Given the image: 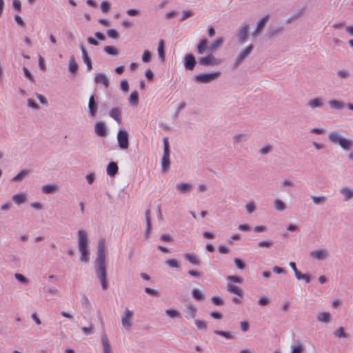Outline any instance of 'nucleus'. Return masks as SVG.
<instances>
[{
	"instance_id": "30",
	"label": "nucleus",
	"mask_w": 353,
	"mask_h": 353,
	"mask_svg": "<svg viewBox=\"0 0 353 353\" xmlns=\"http://www.w3.org/2000/svg\"><path fill=\"white\" fill-rule=\"evenodd\" d=\"M79 65L75 61V59L72 56L69 61V70L72 74H75L78 70Z\"/></svg>"
},
{
	"instance_id": "41",
	"label": "nucleus",
	"mask_w": 353,
	"mask_h": 353,
	"mask_svg": "<svg viewBox=\"0 0 353 353\" xmlns=\"http://www.w3.org/2000/svg\"><path fill=\"white\" fill-rule=\"evenodd\" d=\"M295 277L298 280H304L307 283L311 281V277L309 274H303L301 272L299 271L295 274Z\"/></svg>"
},
{
	"instance_id": "35",
	"label": "nucleus",
	"mask_w": 353,
	"mask_h": 353,
	"mask_svg": "<svg viewBox=\"0 0 353 353\" xmlns=\"http://www.w3.org/2000/svg\"><path fill=\"white\" fill-rule=\"evenodd\" d=\"M12 199L16 204L21 205L26 201V195L23 193H20L14 194L12 197Z\"/></svg>"
},
{
	"instance_id": "13",
	"label": "nucleus",
	"mask_w": 353,
	"mask_h": 353,
	"mask_svg": "<svg viewBox=\"0 0 353 353\" xmlns=\"http://www.w3.org/2000/svg\"><path fill=\"white\" fill-rule=\"evenodd\" d=\"M285 30V28L283 26H278L269 28L266 33V37L270 39H273L276 37L283 34Z\"/></svg>"
},
{
	"instance_id": "45",
	"label": "nucleus",
	"mask_w": 353,
	"mask_h": 353,
	"mask_svg": "<svg viewBox=\"0 0 353 353\" xmlns=\"http://www.w3.org/2000/svg\"><path fill=\"white\" fill-rule=\"evenodd\" d=\"M274 206L276 210L283 211L286 208V205L281 199H276L274 201Z\"/></svg>"
},
{
	"instance_id": "54",
	"label": "nucleus",
	"mask_w": 353,
	"mask_h": 353,
	"mask_svg": "<svg viewBox=\"0 0 353 353\" xmlns=\"http://www.w3.org/2000/svg\"><path fill=\"white\" fill-rule=\"evenodd\" d=\"M272 245L273 243L272 241H262L258 243V246L260 248H270Z\"/></svg>"
},
{
	"instance_id": "1",
	"label": "nucleus",
	"mask_w": 353,
	"mask_h": 353,
	"mask_svg": "<svg viewBox=\"0 0 353 353\" xmlns=\"http://www.w3.org/2000/svg\"><path fill=\"white\" fill-rule=\"evenodd\" d=\"M105 258V240L101 239L98 242L97 256L94 261V268L103 290H106L108 288Z\"/></svg>"
},
{
	"instance_id": "6",
	"label": "nucleus",
	"mask_w": 353,
	"mask_h": 353,
	"mask_svg": "<svg viewBox=\"0 0 353 353\" xmlns=\"http://www.w3.org/2000/svg\"><path fill=\"white\" fill-rule=\"evenodd\" d=\"M221 59L214 57L212 53H209L205 57H201L198 59V63L203 66H218L221 63Z\"/></svg>"
},
{
	"instance_id": "43",
	"label": "nucleus",
	"mask_w": 353,
	"mask_h": 353,
	"mask_svg": "<svg viewBox=\"0 0 353 353\" xmlns=\"http://www.w3.org/2000/svg\"><path fill=\"white\" fill-rule=\"evenodd\" d=\"M104 51L110 54V55H112V56H117L119 54V51L118 50L113 47V46H107L104 48Z\"/></svg>"
},
{
	"instance_id": "14",
	"label": "nucleus",
	"mask_w": 353,
	"mask_h": 353,
	"mask_svg": "<svg viewBox=\"0 0 353 353\" xmlns=\"http://www.w3.org/2000/svg\"><path fill=\"white\" fill-rule=\"evenodd\" d=\"M94 132L100 137H105L108 135V129L103 121H97L94 124Z\"/></svg>"
},
{
	"instance_id": "24",
	"label": "nucleus",
	"mask_w": 353,
	"mask_h": 353,
	"mask_svg": "<svg viewBox=\"0 0 353 353\" xmlns=\"http://www.w3.org/2000/svg\"><path fill=\"white\" fill-rule=\"evenodd\" d=\"M119 170L118 165L115 162H110L107 166V174L110 176H114Z\"/></svg>"
},
{
	"instance_id": "8",
	"label": "nucleus",
	"mask_w": 353,
	"mask_h": 353,
	"mask_svg": "<svg viewBox=\"0 0 353 353\" xmlns=\"http://www.w3.org/2000/svg\"><path fill=\"white\" fill-rule=\"evenodd\" d=\"M253 50L254 46L252 44L248 45L245 49H243L234 60V68L239 67L243 61L251 54Z\"/></svg>"
},
{
	"instance_id": "11",
	"label": "nucleus",
	"mask_w": 353,
	"mask_h": 353,
	"mask_svg": "<svg viewBox=\"0 0 353 353\" xmlns=\"http://www.w3.org/2000/svg\"><path fill=\"white\" fill-rule=\"evenodd\" d=\"M250 25L245 22L238 29L236 37L239 43H244L246 41Z\"/></svg>"
},
{
	"instance_id": "38",
	"label": "nucleus",
	"mask_w": 353,
	"mask_h": 353,
	"mask_svg": "<svg viewBox=\"0 0 353 353\" xmlns=\"http://www.w3.org/2000/svg\"><path fill=\"white\" fill-rule=\"evenodd\" d=\"M311 198L315 205H323L326 202L325 196H312Z\"/></svg>"
},
{
	"instance_id": "29",
	"label": "nucleus",
	"mask_w": 353,
	"mask_h": 353,
	"mask_svg": "<svg viewBox=\"0 0 353 353\" xmlns=\"http://www.w3.org/2000/svg\"><path fill=\"white\" fill-rule=\"evenodd\" d=\"M317 320L320 322L328 323L331 321V315L329 312H320L317 316Z\"/></svg>"
},
{
	"instance_id": "32",
	"label": "nucleus",
	"mask_w": 353,
	"mask_h": 353,
	"mask_svg": "<svg viewBox=\"0 0 353 353\" xmlns=\"http://www.w3.org/2000/svg\"><path fill=\"white\" fill-rule=\"evenodd\" d=\"M192 188V185L187 183H181L176 185V189L183 193L190 191Z\"/></svg>"
},
{
	"instance_id": "17",
	"label": "nucleus",
	"mask_w": 353,
	"mask_h": 353,
	"mask_svg": "<svg viewBox=\"0 0 353 353\" xmlns=\"http://www.w3.org/2000/svg\"><path fill=\"white\" fill-rule=\"evenodd\" d=\"M145 221H146V229L145 232V237L148 239L150 236V233L152 229L151 215L150 210H146L145 212Z\"/></svg>"
},
{
	"instance_id": "25",
	"label": "nucleus",
	"mask_w": 353,
	"mask_h": 353,
	"mask_svg": "<svg viewBox=\"0 0 353 353\" xmlns=\"http://www.w3.org/2000/svg\"><path fill=\"white\" fill-rule=\"evenodd\" d=\"M224 40L222 37L217 38L208 48L209 51L212 53L219 48L223 43Z\"/></svg>"
},
{
	"instance_id": "5",
	"label": "nucleus",
	"mask_w": 353,
	"mask_h": 353,
	"mask_svg": "<svg viewBox=\"0 0 353 353\" xmlns=\"http://www.w3.org/2000/svg\"><path fill=\"white\" fill-rule=\"evenodd\" d=\"M163 154L161 159V169L163 172H167L170 169V143L168 137H165L163 140Z\"/></svg>"
},
{
	"instance_id": "12",
	"label": "nucleus",
	"mask_w": 353,
	"mask_h": 353,
	"mask_svg": "<svg viewBox=\"0 0 353 353\" xmlns=\"http://www.w3.org/2000/svg\"><path fill=\"white\" fill-rule=\"evenodd\" d=\"M184 67L187 70L192 71L196 64L195 57L193 54H187L184 57Z\"/></svg>"
},
{
	"instance_id": "40",
	"label": "nucleus",
	"mask_w": 353,
	"mask_h": 353,
	"mask_svg": "<svg viewBox=\"0 0 353 353\" xmlns=\"http://www.w3.org/2000/svg\"><path fill=\"white\" fill-rule=\"evenodd\" d=\"M129 101L133 105H136L138 104L139 94H138L137 91H133L131 92V94L129 97Z\"/></svg>"
},
{
	"instance_id": "61",
	"label": "nucleus",
	"mask_w": 353,
	"mask_h": 353,
	"mask_svg": "<svg viewBox=\"0 0 353 353\" xmlns=\"http://www.w3.org/2000/svg\"><path fill=\"white\" fill-rule=\"evenodd\" d=\"M227 279L228 280L234 283H241L243 281V278L238 276H228Z\"/></svg>"
},
{
	"instance_id": "16",
	"label": "nucleus",
	"mask_w": 353,
	"mask_h": 353,
	"mask_svg": "<svg viewBox=\"0 0 353 353\" xmlns=\"http://www.w3.org/2000/svg\"><path fill=\"white\" fill-rule=\"evenodd\" d=\"M185 308L187 310L186 314L185 316V318L188 319H194L197 311L196 306L192 303H188V304L185 305Z\"/></svg>"
},
{
	"instance_id": "62",
	"label": "nucleus",
	"mask_w": 353,
	"mask_h": 353,
	"mask_svg": "<svg viewBox=\"0 0 353 353\" xmlns=\"http://www.w3.org/2000/svg\"><path fill=\"white\" fill-rule=\"evenodd\" d=\"M248 213H252L256 210V205L254 202H250L245 205Z\"/></svg>"
},
{
	"instance_id": "44",
	"label": "nucleus",
	"mask_w": 353,
	"mask_h": 353,
	"mask_svg": "<svg viewBox=\"0 0 353 353\" xmlns=\"http://www.w3.org/2000/svg\"><path fill=\"white\" fill-rule=\"evenodd\" d=\"M334 335L339 338H347L348 336L347 334L345 332V330L343 327H339L335 331Z\"/></svg>"
},
{
	"instance_id": "21",
	"label": "nucleus",
	"mask_w": 353,
	"mask_h": 353,
	"mask_svg": "<svg viewBox=\"0 0 353 353\" xmlns=\"http://www.w3.org/2000/svg\"><path fill=\"white\" fill-rule=\"evenodd\" d=\"M227 291L238 295L239 297H243L244 291L240 287L232 284H228Z\"/></svg>"
},
{
	"instance_id": "27",
	"label": "nucleus",
	"mask_w": 353,
	"mask_h": 353,
	"mask_svg": "<svg viewBox=\"0 0 353 353\" xmlns=\"http://www.w3.org/2000/svg\"><path fill=\"white\" fill-rule=\"evenodd\" d=\"M57 185L55 184H48L42 187V192L44 194H53L57 190Z\"/></svg>"
},
{
	"instance_id": "50",
	"label": "nucleus",
	"mask_w": 353,
	"mask_h": 353,
	"mask_svg": "<svg viewBox=\"0 0 353 353\" xmlns=\"http://www.w3.org/2000/svg\"><path fill=\"white\" fill-rule=\"evenodd\" d=\"M152 58V54L148 50H145L143 52V56H142V61L144 63H148L150 61Z\"/></svg>"
},
{
	"instance_id": "7",
	"label": "nucleus",
	"mask_w": 353,
	"mask_h": 353,
	"mask_svg": "<svg viewBox=\"0 0 353 353\" xmlns=\"http://www.w3.org/2000/svg\"><path fill=\"white\" fill-rule=\"evenodd\" d=\"M129 133L123 129H121L117 132L118 146L121 150H126L129 147Z\"/></svg>"
},
{
	"instance_id": "52",
	"label": "nucleus",
	"mask_w": 353,
	"mask_h": 353,
	"mask_svg": "<svg viewBox=\"0 0 353 353\" xmlns=\"http://www.w3.org/2000/svg\"><path fill=\"white\" fill-rule=\"evenodd\" d=\"M15 279L20 283L23 284H27L28 282V280L26 277H25L23 274L19 273H16L14 274Z\"/></svg>"
},
{
	"instance_id": "63",
	"label": "nucleus",
	"mask_w": 353,
	"mask_h": 353,
	"mask_svg": "<svg viewBox=\"0 0 353 353\" xmlns=\"http://www.w3.org/2000/svg\"><path fill=\"white\" fill-rule=\"evenodd\" d=\"M94 330V325L91 324L89 327H81L82 332L88 335L92 332Z\"/></svg>"
},
{
	"instance_id": "49",
	"label": "nucleus",
	"mask_w": 353,
	"mask_h": 353,
	"mask_svg": "<svg viewBox=\"0 0 353 353\" xmlns=\"http://www.w3.org/2000/svg\"><path fill=\"white\" fill-rule=\"evenodd\" d=\"M107 34L109 37L114 39H118L119 37V34L115 29L108 30Z\"/></svg>"
},
{
	"instance_id": "23",
	"label": "nucleus",
	"mask_w": 353,
	"mask_h": 353,
	"mask_svg": "<svg viewBox=\"0 0 353 353\" xmlns=\"http://www.w3.org/2000/svg\"><path fill=\"white\" fill-rule=\"evenodd\" d=\"M208 40L206 38L202 39L199 41L196 46V52L199 54H203L208 49Z\"/></svg>"
},
{
	"instance_id": "31",
	"label": "nucleus",
	"mask_w": 353,
	"mask_h": 353,
	"mask_svg": "<svg viewBox=\"0 0 353 353\" xmlns=\"http://www.w3.org/2000/svg\"><path fill=\"white\" fill-rule=\"evenodd\" d=\"M329 104L330 107L333 109L341 110L344 108V103L342 101H338V100H330L329 101Z\"/></svg>"
},
{
	"instance_id": "56",
	"label": "nucleus",
	"mask_w": 353,
	"mask_h": 353,
	"mask_svg": "<svg viewBox=\"0 0 353 353\" xmlns=\"http://www.w3.org/2000/svg\"><path fill=\"white\" fill-rule=\"evenodd\" d=\"M196 325L197 326L198 329L200 330H207V323L205 321H201V320H196L194 321Z\"/></svg>"
},
{
	"instance_id": "18",
	"label": "nucleus",
	"mask_w": 353,
	"mask_h": 353,
	"mask_svg": "<svg viewBox=\"0 0 353 353\" xmlns=\"http://www.w3.org/2000/svg\"><path fill=\"white\" fill-rule=\"evenodd\" d=\"M109 115L118 123H121V110L119 108H113L109 112Z\"/></svg>"
},
{
	"instance_id": "20",
	"label": "nucleus",
	"mask_w": 353,
	"mask_h": 353,
	"mask_svg": "<svg viewBox=\"0 0 353 353\" xmlns=\"http://www.w3.org/2000/svg\"><path fill=\"white\" fill-rule=\"evenodd\" d=\"M311 256L318 260H324L328 256V252L325 250H316L311 252Z\"/></svg>"
},
{
	"instance_id": "47",
	"label": "nucleus",
	"mask_w": 353,
	"mask_h": 353,
	"mask_svg": "<svg viewBox=\"0 0 353 353\" xmlns=\"http://www.w3.org/2000/svg\"><path fill=\"white\" fill-rule=\"evenodd\" d=\"M111 8V4L108 1H103L101 3V9L103 13H107Z\"/></svg>"
},
{
	"instance_id": "59",
	"label": "nucleus",
	"mask_w": 353,
	"mask_h": 353,
	"mask_svg": "<svg viewBox=\"0 0 353 353\" xmlns=\"http://www.w3.org/2000/svg\"><path fill=\"white\" fill-rule=\"evenodd\" d=\"M244 138H245V135L243 134H236L233 139L234 144H236L240 142L244 141H245Z\"/></svg>"
},
{
	"instance_id": "22",
	"label": "nucleus",
	"mask_w": 353,
	"mask_h": 353,
	"mask_svg": "<svg viewBox=\"0 0 353 353\" xmlns=\"http://www.w3.org/2000/svg\"><path fill=\"white\" fill-rule=\"evenodd\" d=\"M340 192L344 196L345 201H349L353 199V189L343 186L341 188Z\"/></svg>"
},
{
	"instance_id": "39",
	"label": "nucleus",
	"mask_w": 353,
	"mask_h": 353,
	"mask_svg": "<svg viewBox=\"0 0 353 353\" xmlns=\"http://www.w3.org/2000/svg\"><path fill=\"white\" fill-rule=\"evenodd\" d=\"M214 333L217 335L223 336L228 339H232L234 337V333L230 332H225V331H222V330H214Z\"/></svg>"
},
{
	"instance_id": "19",
	"label": "nucleus",
	"mask_w": 353,
	"mask_h": 353,
	"mask_svg": "<svg viewBox=\"0 0 353 353\" xmlns=\"http://www.w3.org/2000/svg\"><path fill=\"white\" fill-rule=\"evenodd\" d=\"M96 83H102L107 88L110 86V81L108 78L103 73H98L94 78Z\"/></svg>"
},
{
	"instance_id": "10",
	"label": "nucleus",
	"mask_w": 353,
	"mask_h": 353,
	"mask_svg": "<svg viewBox=\"0 0 353 353\" xmlns=\"http://www.w3.org/2000/svg\"><path fill=\"white\" fill-rule=\"evenodd\" d=\"M270 15L266 14L263 16L258 22L256 26L255 30L252 32V36L254 37H257L259 35H260L263 30L265 29L267 23H268L270 20Z\"/></svg>"
},
{
	"instance_id": "55",
	"label": "nucleus",
	"mask_w": 353,
	"mask_h": 353,
	"mask_svg": "<svg viewBox=\"0 0 353 353\" xmlns=\"http://www.w3.org/2000/svg\"><path fill=\"white\" fill-rule=\"evenodd\" d=\"M234 263L238 269L243 270L245 268V263L239 258L234 259Z\"/></svg>"
},
{
	"instance_id": "2",
	"label": "nucleus",
	"mask_w": 353,
	"mask_h": 353,
	"mask_svg": "<svg viewBox=\"0 0 353 353\" xmlns=\"http://www.w3.org/2000/svg\"><path fill=\"white\" fill-rule=\"evenodd\" d=\"M78 244L79 250L81 254L80 260L82 262H88L90 259V252L88 250V238L87 233L83 230H79L78 231Z\"/></svg>"
},
{
	"instance_id": "53",
	"label": "nucleus",
	"mask_w": 353,
	"mask_h": 353,
	"mask_svg": "<svg viewBox=\"0 0 353 353\" xmlns=\"http://www.w3.org/2000/svg\"><path fill=\"white\" fill-rule=\"evenodd\" d=\"M337 76L341 79H347L350 77V74L345 70H340L337 72Z\"/></svg>"
},
{
	"instance_id": "60",
	"label": "nucleus",
	"mask_w": 353,
	"mask_h": 353,
	"mask_svg": "<svg viewBox=\"0 0 353 353\" xmlns=\"http://www.w3.org/2000/svg\"><path fill=\"white\" fill-rule=\"evenodd\" d=\"M145 292L147 294L154 296H158L159 295V292L158 290L150 288H145Z\"/></svg>"
},
{
	"instance_id": "64",
	"label": "nucleus",
	"mask_w": 353,
	"mask_h": 353,
	"mask_svg": "<svg viewBox=\"0 0 353 353\" xmlns=\"http://www.w3.org/2000/svg\"><path fill=\"white\" fill-rule=\"evenodd\" d=\"M23 72H24V75L25 77L28 79L29 80L33 81H34V77L33 75L31 74V72H30V70L26 68V67H23Z\"/></svg>"
},
{
	"instance_id": "34",
	"label": "nucleus",
	"mask_w": 353,
	"mask_h": 353,
	"mask_svg": "<svg viewBox=\"0 0 353 353\" xmlns=\"http://www.w3.org/2000/svg\"><path fill=\"white\" fill-rule=\"evenodd\" d=\"M157 50H158L159 59L161 61H164L165 60V49H164V41L163 39H161L159 41Z\"/></svg>"
},
{
	"instance_id": "46",
	"label": "nucleus",
	"mask_w": 353,
	"mask_h": 353,
	"mask_svg": "<svg viewBox=\"0 0 353 353\" xmlns=\"http://www.w3.org/2000/svg\"><path fill=\"white\" fill-rule=\"evenodd\" d=\"M211 300L212 302L216 305L222 306L224 305V301L220 296H214L211 298Z\"/></svg>"
},
{
	"instance_id": "57",
	"label": "nucleus",
	"mask_w": 353,
	"mask_h": 353,
	"mask_svg": "<svg viewBox=\"0 0 353 353\" xmlns=\"http://www.w3.org/2000/svg\"><path fill=\"white\" fill-rule=\"evenodd\" d=\"M303 351V346L301 344H298L292 347L291 353H302Z\"/></svg>"
},
{
	"instance_id": "36",
	"label": "nucleus",
	"mask_w": 353,
	"mask_h": 353,
	"mask_svg": "<svg viewBox=\"0 0 353 353\" xmlns=\"http://www.w3.org/2000/svg\"><path fill=\"white\" fill-rule=\"evenodd\" d=\"M81 302L83 310L86 312H89L91 309V303L89 299L84 295L81 297Z\"/></svg>"
},
{
	"instance_id": "51",
	"label": "nucleus",
	"mask_w": 353,
	"mask_h": 353,
	"mask_svg": "<svg viewBox=\"0 0 353 353\" xmlns=\"http://www.w3.org/2000/svg\"><path fill=\"white\" fill-rule=\"evenodd\" d=\"M165 313L168 316L171 318H176L179 317L180 314L177 310L173 309H168L165 310Z\"/></svg>"
},
{
	"instance_id": "58",
	"label": "nucleus",
	"mask_w": 353,
	"mask_h": 353,
	"mask_svg": "<svg viewBox=\"0 0 353 353\" xmlns=\"http://www.w3.org/2000/svg\"><path fill=\"white\" fill-rule=\"evenodd\" d=\"M121 89L123 92H127L129 90V84L127 80L123 79L120 83Z\"/></svg>"
},
{
	"instance_id": "42",
	"label": "nucleus",
	"mask_w": 353,
	"mask_h": 353,
	"mask_svg": "<svg viewBox=\"0 0 353 353\" xmlns=\"http://www.w3.org/2000/svg\"><path fill=\"white\" fill-rule=\"evenodd\" d=\"M192 296L196 301H202L204 300L203 294L197 289H194L192 290Z\"/></svg>"
},
{
	"instance_id": "28",
	"label": "nucleus",
	"mask_w": 353,
	"mask_h": 353,
	"mask_svg": "<svg viewBox=\"0 0 353 353\" xmlns=\"http://www.w3.org/2000/svg\"><path fill=\"white\" fill-rule=\"evenodd\" d=\"M184 258L193 265H199L201 263L195 254H185Z\"/></svg>"
},
{
	"instance_id": "4",
	"label": "nucleus",
	"mask_w": 353,
	"mask_h": 353,
	"mask_svg": "<svg viewBox=\"0 0 353 353\" xmlns=\"http://www.w3.org/2000/svg\"><path fill=\"white\" fill-rule=\"evenodd\" d=\"M221 75V72L220 71L201 73L194 76V80L198 83H209L216 80Z\"/></svg>"
},
{
	"instance_id": "3",
	"label": "nucleus",
	"mask_w": 353,
	"mask_h": 353,
	"mask_svg": "<svg viewBox=\"0 0 353 353\" xmlns=\"http://www.w3.org/2000/svg\"><path fill=\"white\" fill-rule=\"evenodd\" d=\"M328 139L331 143L339 145L345 151L349 150L353 145L352 140L341 136L338 131L330 132Z\"/></svg>"
},
{
	"instance_id": "26",
	"label": "nucleus",
	"mask_w": 353,
	"mask_h": 353,
	"mask_svg": "<svg viewBox=\"0 0 353 353\" xmlns=\"http://www.w3.org/2000/svg\"><path fill=\"white\" fill-rule=\"evenodd\" d=\"M101 341L103 353H112L111 347L108 336L106 335H103Z\"/></svg>"
},
{
	"instance_id": "48",
	"label": "nucleus",
	"mask_w": 353,
	"mask_h": 353,
	"mask_svg": "<svg viewBox=\"0 0 353 353\" xmlns=\"http://www.w3.org/2000/svg\"><path fill=\"white\" fill-rule=\"evenodd\" d=\"M165 263L171 268H179V263L176 259H172L165 261Z\"/></svg>"
},
{
	"instance_id": "9",
	"label": "nucleus",
	"mask_w": 353,
	"mask_h": 353,
	"mask_svg": "<svg viewBox=\"0 0 353 353\" xmlns=\"http://www.w3.org/2000/svg\"><path fill=\"white\" fill-rule=\"evenodd\" d=\"M133 311L126 308L121 317L122 326L129 330L132 325Z\"/></svg>"
},
{
	"instance_id": "33",
	"label": "nucleus",
	"mask_w": 353,
	"mask_h": 353,
	"mask_svg": "<svg viewBox=\"0 0 353 353\" xmlns=\"http://www.w3.org/2000/svg\"><path fill=\"white\" fill-rule=\"evenodd\" d=\"M323 104V100L321 98L313 99L307 103V105L312 108L321 107Z\"/></svg>"
},
{
	"instance_id": "37",
	"label": "nucleus",
	"mask_w": 353,
	"mask_h": 353,
	"mask_svg": "<svg viewBox=\"0 0 353 353\" xmlns=\"http://www.w3.org/2000/svg\"><path fill=\"white\" fill-rule=\"evenodd\" d=\"M29 173L28 170H23L14 177L12 178V181L14 182L21 181Z\"/></svg>"
},
{
	"instance_id": "15",
	"label": "nucleus",
	"mask_w": 353,
	"mask_h": 353,
	"mask_svg": "<svg viewBox=\"0 0 353 353\" xmlns=\"http://www.w3.org/2000/svg\"><path fill=\"white\" fill-rule=\"evenodd\" d=\"M88 110L90 117H95L98 110V102L94 95H91L88 101Z\"/></svg>"
}]
</instances>
